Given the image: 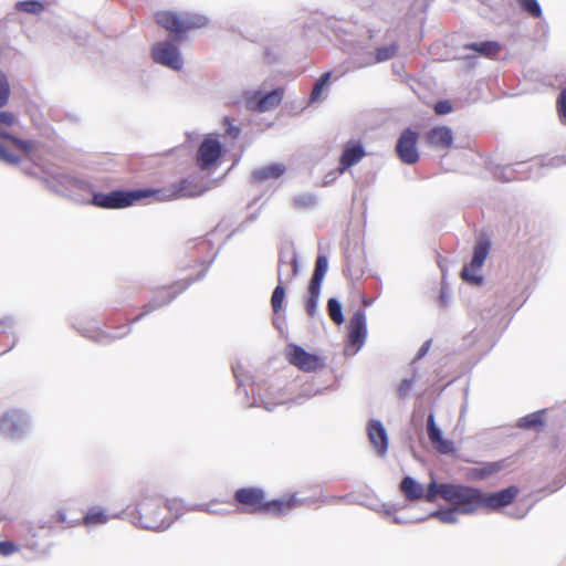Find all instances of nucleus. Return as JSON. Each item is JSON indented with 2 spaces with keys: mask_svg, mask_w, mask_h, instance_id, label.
<instances>
[{
  "mask_svg": "<svg viewBox=\"0 0 566 566\" xmlns=\"http://www.w3.org/2000/svg\"><path fill=\"white\" fill-rule=\"evenodd\" d=\"M213 182L202 180L198 176H189L161 189H151L157 201H174L181 198L199 197L210 190Z\"/></svg>",
  "mask_w": 566,
  "mask_h": 566,
  "instance_id": "f257e3e1",
  "label": "nucleus"
},
{
  "mask_svg": "<svg viewBox=\"0 0 566 566\" xmlns=\"http://www.w3.org/2000/svg\"><path fill=\"white\" fill-rule=\"evenodd\" d=\"M234 499L238 503L247 506L245 512L249 513L266 511L277 514H285L296 503L295 497L264 503L263 491L256 488L239 489L234 493Z\"/></svg>",
  "mask_w": 566,
  "mask_h": 566,
  "instance_id": "f03ea898",
  "label": "nucleus"
},
{
  "mask_svg": "<svg viewBox=\"0 0 566 566\" xmlns=\"http://www.w3.org/2000/svg\"><path fill=\"white\" fill-rule=\"evenodd\" d=\"M163 500L158 496H145L136 506L138 514L137 524L146 530L164 531L171 524L165 509L161 507Z\"/></svg>",
  "mask_w": 566,
  "mask_h": 566,
  "instance_id": "7ed1b4c3",
  "label": "nucleus"
},
{
  "mask_svg": "<svg viewBox=\"0 0 566 566\" xmlns=\"http://www.w3.org/2000/svg\"><path fill=\"white\" fill-rule=\"evenodd\" d=\"M151 195V189L114 190L107 193L96 191L87 203L104 209H123Z\"/></svg>",
  "mask_w": 566,
  "mask_h": 566,
  "instance_id": "20e7f679",
  "label": "nucleus"
},
{
  "mask_svg": "<svg viewBox=\"0 0 566 566\" xmlns=\"http://www.w3.org/2000/svg\"><path fill=\"white\" fill-rule=\"evenodd\" d=\"M156 21L159 25L168 30L175 39H178L189 30L205 28L209 22L208 18L202 14H177L169 11L158 12L156 14Z\"/></svg>",
  "mask_w": 566,
  "mask_h": 566,
  "instance_id": "39448f33",
  "label": "nucleus"
},
{
  "mask_svg": "<svg viewBox=\"0 0 566 566\" xmlns=\"http://www.w3.org/2000/svg\"><path fill=\"white\" fill-rule=\"evenodd\" d=\"M446 501L461 514H472L482 507V491L462 484H451L444 489Z\"/></svg>",
  "mask_w": 566,
  "mask_h": 566,
  "instance_id": "423d86ee",
  "label": "nucleus"
},
{
  "mask_svg": "<svg viewBox=\"0 0 566 566\" xmlns=\"http://www.w3.org/2000/svg\"><path fill=\"white\" fill-rule=\"evenodd\" d=\"M30 429V418L20 409H11L0 417V433L10 440L23 439Z\"/></svg>",
  "mask_w": 566,
  "mask_h": 566,
  "instance_id": "0eeeda50",
  "label": "nucleus"
},
{
  "mask_svg": "<svg viewBox=\"0 0 566 566\" xmlns=\"http://www.w3.org/2000/svg\"><path fill=\"white\" fill-rule=\"evenodd\" d=\"M283 98L281 88L263 93L260 90H250L244 93V102L248 109L264 113L274 109Z\"/></svg>",
  "mask_w": 566,
  "mask_h": 566,
  "instance_id": "6e6552de",
  "label": "nucleus"
},
{
  "mask_svg": "<svg viewBox=\"0 0 566 566\" xmlns=\"http://www.w3.org/2000/svg\"><path fill=\"white\" fill-rule=\"evenodd\" d=\"M367 336L366 314L363 310L354 313L348 325V345L345 354L348 356L356 355L365 344Z\"/></svg>",
  "mask_w": 566,
  "mask_h": 566,
  "instance_id": "1a4fd4ad",
  "label": "nucleus"
},
{
  "mask_svg": "<svg viewBox=\"0 0 566 566\" xmlns=\"http://www.w3.org/2000/svg\"><path fill=\"white\" fill-rule=\"evenodd\" d=\"M153 60L174 71H179L184 66V59L179 49L169 41L158 42L151 49Z\"/></svg>",
  "mask_w": 566,
  "mask_h": 566,
  "instance_id": "9d476101",
  "label": "nucleus"
},
{
  "mask_svg": "<svg viewBox=\"0 0 566 566\" xmlns=\"http://www.w3.org/2000/svg\"><path fill=\"white\" fill-rule=\"evenodd\" d=\"M222 154V145L219 139L208 135L199 145L196 160L200 170H209L217 164Z\"/></svg>",
  "mask_w": 566,
  "mask_h": 566,
  "instance_id": "9b49d317",
  "label": "nucleus"
},
{
  "mask_svg": "<svg viewBox=\"0 0 566 566\" xmlns=\"http://www.w3.org/2000/svg\"><path fill=\"white\" fill-rule=\"evenodd\" d=\"M417 142L418 134L410 128L405 129L399 136L396 151L403 164L413 165L418 161Z\"/></svg>",
  "mask_w": 566,
  "mask_h": 566,
  "instance_id": "f8f14e48",
  "label": "nucleus"
},
{
  "mask_svg": "<svg viewBox=\"0 0 566 566\" xmlns=\"http://www.w3.org/2000/svg\"><path fill=\"white\" fill-rule=\"evenodd\" d=\"M287 355L289 361L303 371L312 373L323 367L321 357L306 352L298 345H290Z\"/></svg>",
  "mask_w": 566,
  "mask_h": 566,
  "instance_id": "ddd939ff",
  "label": "nucleus"
},
{
  "mask_svg": "<svg viewBox=\"0 0 566 566\" xmlns=\"http://www.w3.org/2000/svg\"><path fill=\"white\" fill-rule=\"evenodd\" d=\"M290 399L282 386L271 385L263 394L259 392L258 396L254 397L250 407H263L265 410L272 411L274 407L286 403Z\"/></svg>",
  "mask_w": 566,
  "mask_h": 566,
  "instance_id": "4468645a",
  "label": "nucleus"
},
{
  "mask_svg": "<svg viewBox=\"0 0 566 566\" xmlns=\"http://www.w3.org/2000/svg\"><path fill=\"white\" fill-rule=\"evenodd\" d=\"M298 272L297 254L293 248L282 251L279 259V283H290Z\"/></svg>",
  "mask_w": 566,
  "mask_h": 566,
  "instance_id": "2eb2a0df",
  "label": "nucleus"
},
{
  "mask_svg": "<svg viewBox=\"0 0 566 566\" xmlns=\"http://www.w3.org/2000/svg\"><path fill=\"white\" fill-rule=\"evenodd\" d=\"M285 172L286 166L283 163H272L253 169L250 175V181L253 185H262L271 180H277Z\"/></svg>",
  "mask_w": 566,
  "mask_h": 566,
  "instance_id": "dca6fc26",
  "label": "nucleus"
},
{
  "mask_svg": "<svg viewBox=\"0 0 566 566\" xmlns=\"http://www.w3.org/2000/svg\"><path fill=\"white\" fill-rule=\"evenodd\" d=\"M427 433L430 442L441 454H449L454 451L453 442L444 439L442 431L437 426L434 415L431 412L427 418Z\"/></svg>",
  "mask_w": 566,
  "mask_h": 566,
  "instance_id": "f3484780",
  "label": "nucleus"
},
{
  "mask_svg": "<svg viewBox=\"0 0 566 566\" xmlns=\"http://www.w3.org/2000/svg\"><path fill=\"white\" fill-rule=\"evenodd\" d=\"M517 493L518 489L514 485L494 493L484 494L482 492V507L496 510L507 506L513 502Z\"/></svg>",
  "mask_w": 566,
  "mask_h": 566,
  "instance_id": "a211bd4d",
  "label": "nucleus"
},
{
  "mask_svg": "<svg viewBox=\"0 0 566 566\" xmlns=\"http://www.w3.org/2000/svg\"><path fill=\"white\" fill-rule=\"evenodd\" d=\"M365 155L366 153L364 146L360 143L348 142L344 146V150L339 159V172L344 174L348 168L358 164L365 157Z\"/></svg>",
  "mask_w": 566,
  "mask_h": 566,
  "instance_id": "6ab92c4d",
  "label": "nucleus"
},
{
  "mask_svg": "<svg viewBox=\"0 0 566 566\" xmlns=\"http://www.w3.org/2000/svg\"><path fill=\"white\" fill-rule=\"evenodd\" d=\"M369 441L379 455H385L388 450V436L385 427L378 420H370L368 423Z\"/></svg>",
  "mask_w": 566,
  "mask_h": 566,
  "instance_id": "aec40b11",
  "label": "nucleus"
},
{
  "mask_svg": "<svg viewBox=\"0 0 566 566\" xmlns=\"http://www.w3.org/2000/svg\"><path fill=\"white\" fill-rule=\"evenodd\" d=\"M45 175V181L54 192L64 196H70L72 184L67 182V179H73L74 176L65 174L59 168L48 170Z\"/></svg>",
  "mask_w": 566,
  "mask_h": 566,
  "instance_id": "412c9836",
  "label": "nucleus"
},
{
  "mask_svg": "<svg viewBox=\"0 0 566 566\" xmlns=\"http://www.w3.org/2000/svg\"><path fill=\"white\" fill-rule=\"evenodd\" d=\"M427 143L436 149H448L453 143L452 129L448 126H436L427 133Z\"/></svg>",
  "mask_w": 566,
  "mask_h": 566,
  "instance_id": "4be33fe9",
  "label": "nucleus"
},
{
  "mask_svg": "<svg viewBox=\"0 0 566 566\" xmlns=\"http://www.w3.org/2000/svg\"><path fill=\"white\" fill-rule=\"evenodd\" d=\"M398 52V44L396 42L380 46L376 50L375 54H366L365 61L357 64V67L370 66L376 63H382L391 60Z\"/></svg>",
  "mask_w": 566,
  "mask_h": 566,
  "instance_id": "5701e85b",
  "label": "nucleus"
},
{
  "mask_svg": "<svg viewBox=\"0 0 566 566\" xmlns=\"http://www.w3.org/2000/svg\"><path fill=\"white\" fill-rule=\"evenodd\" d=\"M190 283H191L190 281L177 283L179 289L169 295H167L166 291L161 292L159 295H157L155 298H153L147 305H145L146 311L144 313L139 314L135 318V321H138L147 313H150L151 311L170 303L181 291L186 290L190 285Z\"/></svg>",
  "mask_w": 566,
  "mask_h": 566,
  "instance_id": "b1692460",
  "label": "nucleus"
},
{
  "mask_svg": "<svg viewBox=\"0 0 566 566\" xmlns=\"http://www.w3.org/2000/svg\"><path fill=\"white\" fill-rule=\"evenodd\" d=\"M67 182H71V191L70 197H73L75 200L81 202L91 201L90 199L85 198L86 196H92L95 191V187L93 184L86 179L74 177L73 179H67Z\"/></svg>",
  "mask_w": 566,
  "mask_h": 566,
  "instance_id": "393cba45",
  "label": "nucleus"
},
{
  "mask_svg": "<svg viewBox=\"0 0 566 566\" xmlns=\"http://www.w3.org/2000/svg\"><path fill=\"white\" fill-rule=\"evenodd\" d=\"M490 241L485 238L476 241L473 249L472 260L468 265H465V274L472 269H481L483 266L490 251Z\"/></svg>",
  "mask_w": 566,
  "mask_h": 566,
  "instance_id": "a878e982",
  "label": "nucleus"
},
{
  "mask_svg": "<svg viewBox=\"0 0 566 566\" xmlns=\"http://www.w3.org/2000/svg\"><path fill=\"white\" fill-rule=\"evenodd\" d=\"M114 517H116V515H109L105 509L101 506H92L87 510L85 516L83 517V524L86 527L104 525Z\"/></svg>",
  "mask_w": 566,
  "mask_h": 566,
  "instance_id": "bb28decb",
  "label": "nucleus"
},
{
  "mask_svg": "<svg viewBox=\"0 0 566 566\" xmlns=\"http://www.w3.org/2000/svg\"><path fill=\"white\" fill-rule=\"evenodd\" d=\"M400 491L409 501H416L423 496V486L413 478L407 475L400 482Z\"/></svg>",
  "mask_w": 566,
  "mask_h": 566,
  "instance_id": "cd10ccee",
  "label": "nucleus"
},
{
  "mask_svg": "<svg viewBox=\"0 0 566 566\" xmlns=\"http://www.w3.org/2000/svg\"><path fill=\"white\" fill-rule=\"evenodd\" d=\"M464 49L472 50L483 56L491 57L500 52L501 45L496 41H484L465 44Z\"/></svg>",
  "mask_w": 566,
  "mask_h": 566,
  "instance_id": "c85d7f7f",
  "label": "nucleus"
},
{
  "mask_svg": "<svg viewBox=\"0 0 566 566\" xmlns=\"http://www.w3.org/2000/svg\"><path fill=\"white\" fill-rule=\"evenodd\" d=\"M328 269V259L326 255H318L315 262L314 273L310 284L321 286Z\"/></svg>",
  "mask_w": 566,
  "mask_h": 566,
  "instance_id": "c756f323",
  "label": "nucleus"
},
{
  "mask_svg": "<svg viewBox=\"0 0 566 566\" xmlns=\"http://www.w3.org/2000/svg\"><path fill=\"white\" fill-rule=\"evenodd\" d=\"M308 295L306 297L305 307L308 316L314 317L318 314V298L321 294V286L308 285Z\"/></svg>",
  "mask_w": 566,
  "mask_h": 566,
  "instance_id": "7c9ffc66",
  "label": "nucleus"
},
{
  "mask_svg": "<svg viewBox=\"0 0 566 566\" xmlns=\"http://www.w3.org/2000/svg\"><path fill=\"white\" fill-rule=\"evenodd\" d=\"M446 488H451V484L450 483L438 484L434 480H432L429 483L427 491L426 492L423 491L422 497H424L426 501L429 503H433L438 496H441L446 501V494H444Z\"/></svg>",
  "mask_w": 566,
  "mask_h": 566,
  "instance_id": "2f4dec72",
  "label": "nucleus"
},
{
  "mask_svg": "<svg viewBox=\"0 0 566 566\" xmlns=\"http://www.w3.org/2000/svg\"><path fill=\"white\" fill-rule=\"evenodd\" d=\"M460 512L452 506V507H448V509L433 511L429 514V516L436 517L440 522L446 523V524H455V523H458V514Z\"/></svg>",
  "mask_w": 566,
  "mask_h": 566,
  "instance_id": "473e14b6",
  "label": "nucleus"
},
{
  "mask_svg": "<svg viewBox=\"0 0 566 566\" xmlns=\"http://www.w3.org/2000/svg\"><path fill=\"white\" fill-rule=\"evenodd\" d=\"M327 311H328V315H329L331 319L335 324L339 325L344 322L342 305L337 298L332 297L328 300Z\"/></svg>",
  "mask_w": 566,
  "mask_h": 566,
  "instance_id": "72a5a7b5",
  "label": "nucleus"
},
{
  "mask_svg": "<svg viewBox=\"0 0 566 566\" xmlns=\"http://www.w3.org/2000/svg\"><path fill=\"white\" fill-rule=\"evenodd\" d=\"M331 78V73H324L315 83L312 93H311V102L315 103L322 99L323 92L327 86Z\"/></svg>",
  "mask_w": 566,
  "mask_h": 566,
  "instance_id": "f704fd0d",
  "label": "nucleus"
},
{
  "mask_svg": "<svg viewBox=\"0 0 566 566\" xmlns=\"http://www.w3.org/2000/svg\"><path fill=\"white\" fill-rule=\"evenodd\" d=\"M543 423V411L530 413L521 418L517 422L520 428L531 429L542 426Z\"/></svg>",
  "mask_w": 566,
  "mask_h": 566,
  "instance_id": "c9c22d12",
  "label": "nucleus"
},
{
  "mask_svg": "<svg viewBox=\"0 0 566 566\" xmlns=\"http://www.w3.org/2000/svg\"><path fill=\"white\" fill-rule=\"evenodd\" d=\"M15 8L19 11L31 14H39L44 10L43 3L38 0L20 1L15 4Z\"/></svg>",
  "mask_w": 566,
  "mask_h": 566,
  "instance_id": "e433bc0d",
  "label": "nucleus"
},
{
  "mask_svg": "<svg viewBox=\"0 0 566 566\" xmlns=\"http://www.w3.org/2000/svg\"><path fill=\"white\" fill-rule=\"evenodd\" d=\"M293 205L297 208H312L316 205V197L310 192L300 193L293 197Z\"/></svg>",
  "mask_w": 566,
  "mask_h": 566,
  "instance_id": "4c0bfd02",
  "label": "nucleus"
},
{
  "mask_svg": "<svg viewBox=\"0 0 566 566\" xmlns=\"http://www.w3.org/2000/svg\"><path fill=\"white\" fill-rule=\"evenodd\" d=\"M284 297H285V290L283 287V284L279 283L275 286V289L272 293V296H271V305L275 313H277L282 308Z\"/></svg>",
  "mask_w": 566,
  "mask_h": 566,
  "instance_id": "58836bf2",
  "label": "nucleus"
},
{
  "mask_svg": "<svg viewBox=\"0 0 566 566\" xmlns=\"http://www.w3.org/2000/svg\"><path fill=\"white\" fill-rule=\"evenodd\" d=\"M520 7L534 18L542 17V9L537 0H517Z\"/></svg>",
  "mask_w": 566,
  "mask_h": 566,
  "instance_id": "ea45409f",
  "label": "nucleus"
},
{
  "mask_svg": "<svg viewBox=\"0 0 566 566\" xmlns=\"http://www.w3.org/2000/svg\"><path fill=\"white\" fill-rule=\"evenodd\" d=\"M481 269H472L465 274V266L461 271V277L473 285H480L483 281V277L480 274Z\"/></svg>",
  "mask_w": 566,
  "mask_h": 566,
  "instance_id": "a19ab883",
  "label": "nucleus"
},
{
  "mask_svg": "<svg viewBox=\"0 0 566 566\" xmlns=\"http://www.w3.org/2000/svg\"><path fill=\"white\" fill-rule=\"evenodd\" d=\"M0 160L6 164L15 165L19 163L20 158L9 151V149L3 144H0Z\"/></svg>",
  "mask_w": 566,
  "mask_h": 566,
  "instance_id": "79ce46f5",
  "label": "nucleus"
},
{
  "mask_svg": "<svg viewBox=\"0 0 566 566\" xmlns=\"http://www.w3.org/2000/svg\"><path fill=\"white\" fill-rule=\"evenodd\" d=\"M9 84L4 74L0 73V107L6 105L9 98Z\"/></svg>",
  "mask_w": 566,
  "mask_h": 566,
  "instance_id": "37998d69",
  "label": "nucleus"
},
{
  "mask_svg": "<svg viewBox=\"0 0 566 566\" xmlns=\"http://www.w3.org/2000/svg\"><path fill=\"white\" fill-rule=\"evenodd\" d=\"M184 507L185 505L182 501L174 499L167 501L165 511H168L169 513L174 514L177 517Z\"/></svg>",
  "mask_w": 566,
  "mask_h": 566,
  "instance_id": "c03bdc74",
  "label": "nucleus"
},
{
  "mask_svg": "<svg viewBox=\"0 0 566 566\" xmlns=\"http://www.w3.org/2000/svg\"><path fill=\"white\" fill-rule=\"evenodd\" d=\"M19 547L11 541H1L0 542V555L10 556L13 553L18 552Z\"/></svg>",
  "mask_w": 566,
  "mask_h": 566,
  "instance_id": "a18cd8bd",
  "label": "nucleus"
},
{
  "mask_svg": "<svg viewBox=\"0 0 566 566\" xmlns=\"http://www.w3.org/2000/svg\"><path fill=\"white\" fill-rule=\"evenodd\" d=\"M558 113L562 122L566 124V90H564L557 101Z\"/></svg>",
  "mask_w": 566,
  "mask_h": 566,
  "instance_id": "49530a36",
  "label": "nucleus"
},
{
  "mask_svg": "<svg viewBox=\"0 0 566 566\" xmlns=\"http://www.w3.org/2000/svg\"><path fill=\"white\" fill-rule=\"evenodd\" d=\"M434 112L438 115H447L452 112V105L449 101H439L434 104Z\"/></svg>",
  "mask_w": 566,
  "mask_h": 566,
  "instance_id": "de8ad7c7",
  "label": "nucleus"
},
{
  "mask_svg": "<svg viewBox=\"0 0 566 566\" xmlns=\"http://www.w3.org/2000/svg\"><path fill=\"white\" fill-rule=\"evenodd\" d=\"M223 125H224V128H226V133L232 137V138H237L239 135H240V128L237 127L232 120L228 117H226L223 119Z\"/></svg>",
  "mask_w": 566,
  "mask_h": 566,
  "instance_id": "09e8293b",
  "label": "nucleus"
},
{
  "mask_svg": "<svg viewBox=\"0 0 566 566\" xmlns=\"http://www.w3.org/2000/svg\"><path fill=\"white\" fill-rule=\"evenodd\" d=\"M501 468H502V465L499 462L489 463L481 469V476L484 478V476H489L493 473H496L501 470Z\"/></svg>",
  "mask_w": 566,
  "mask_h": 566,
  "instance_id": "8fccbe9b",
  "label": "nucleus"
},
{
  "mask_svg": "<svg viewBox=\"0 0 566 566\" xmlns=\"http://www.w3.org/2000/svg\"><path fill=\"white\" fill-rule=\"evenodd\" d=\"M413 385V379H403L398 388L399 397L405 398L408 396L409 391L411 390V387Z\"/></svg>",
  "mask_w": 566,
  "mask_h": 566,
  "instance_id": "3c124183",
  "label": "nucleus"
},
{
  "mask_svg": "<svg viewBox=\"0 0 566 566\" xmlns=\"http://www.w3.org/2000/svg\"><path fill=\"white\" fill-rule=\"evenodd\" d=\"M15 122V117L12 113L9 112H0V127L2 126H11Z\"/></svg>",
  "mask_w": 566,
  "mask_h": 566,
  "instance_id": "603ef678",
  "label": "nucleus"
},
{
  "mask_svg": "<svg viewBox=\"0 0 566 566\" xmlns=\"http://www.w3.org/2000/svg\"><path fill=\"white\" fill-rule=\"evenodd\" d=\"M10 142L15 146L18 147L19 149H22L24 151H29L31 150L32 148V144L31 142L29 140H23V139H20V138H17L14 136H12V138L10 139Z\"/></svg>",
  "mask_w": 566,
  "mask_h": 566,
  "instance_id": "864d4df0",
  "label": "nucleus"
},
{
  "mask_svg": "<svg viewBox=\"0 0 566 566\" xmlns=\"http://www.w3.org/2000/svg\"><path fill=\"white\" fill-rule=\"evenodd\" d=\"M232 370H233V375H234L235 379L238 380V391L239 392L242 391L244 395H247L248 394L247 390L242 389L243 381L241 379V370H242L241 366L235 365V366L232 367Z\"/></svg>",
  "mask_w": 566,
  "mask_h": 566,
  "instance_id": "5fc2aeb1",
  "label": "nucleus"
},
{
  "mask_svg": "<svg viewBox=\"0 0 566 566\" xmlns=\"http://www.w3.org/2000/svg\"><path fill=\"white\" fill-rule=\"evenodd\" d=\"M55 521L57 523H61V524H66L69 527H72L74 526L75 524L71 523L69 520H67V516H66V513L64 510L60 509L56 511L55 513Z\"/></svg>",
  "mask_w": 566,
  "mask_h": 566,
  "instance_id": "6e6d98bb",
  "label": "nucleus"
},
{
  "mask_svg": "<svg viewBox=\"0 0 566 566\" xmlns=\"http://www.w3.org/2000/svg\"><path fill=\"white\" fill-rule=\"evenodd\" d=\"M430 345H431V340L424 342L422 344V346L420 347V349L418 350L416 359H421L422 357H424L427 355V353L429 352Z\"/></svg>",
  "mask_w": 566,
  "mask_h": 566,
  "instance_id": "4d7b16f0",
  "label": "nucleus"
},
{
  "mask_svg": "<svg viewBox=\"0 0 566 566\" xmlns=\"http://www.w3.org/2000/svg\"><path fill=\"white\" fill-rule=\"evenodd\" d=\"M189 510L206 511L208 513H214V514L219 513V511L214 510V507H212L211 504H199V505H195L193 507H190Z\"/></svg>",
  "mask_w": 566,
  "mask_h": 566,
  "instance_id": "13d9d810",
  "label": "nucleus"
},
{
  "mask_svg": "<svg viewBox=\"0 0 566 566\" xmlns=\"http://www.w3.org/2000/svg\"><path fill=\"white\" fill-rule=\"evenodd\" d=\"M440 300H441V303H442L443 305H447V304L449 303V301H450V294H449L447 291L444 292V291L442 290V291H441V294H440Z\"/></svg>",
  "mask_w": 566,
  "mask_h": 566,
  "instance_id": "bf43d9fd",
  "label": "nucleus"
},
{
  "mask_svg": "<svg viewBox=\"0 0 566 566\" xmlns=\"http://www.w3.org/2000/svg\"><path fill=\"white\" fill-rule=\"evenodd\" d=\"M0 138H3L6 140H9L12 138V135L9 134L7 130H4L2 127H0Z\"/></svg>",
  "mask_w": 566,
  "mask_h": 566,
  "instance_id": "052dcab7",
  "label": "nucleus"
},
{
  "mask_svg": "<svg viewBox=\"0 0 566 566\" xmlns=\"http://www.w3.org/2000/svg\"><path fill=\"white\" fill-rule=\"evenodd\" d=\"M294 405H301L303 403L304 399H303V396H300V397H296L294 399L291 400Z\"/></svg>",
  "mask_w": 566,
  "mask_h": 566,
  "instance_id": "680f3d73",
  "label": "nucleus"
},
{
  "mask_svg": "<svg viewBox=\"0 0 566 566\" xmlns=\"http://www.w3.org/2000/svg\"><path fill=\"white\" fill-rule=\"evenodd\" d=\"M505 170L509 172V176L505 177V180L506 181L512 180L513 179V177H512V168L507 167V168H505Z\"/></svg>",
  "mask_w": 566,
  "mask_h": 566,
  "instance_id": "e2e57ef3",
  "label": "nucleus"
},
{
  "mask_svg": "<svg viewBox=\"0 0 566 566\" xmlns=\"http://www.w3.org/2000/svg\"><path fill=\"white\" fill-rule=\"evenodd\" d=\"M392 521L397 524H401V523H405V520L398 517V516H394Z\"/></svg>",
  "mask_w": 566,
  "mask_h": 566,
  "instance_id": "0e129e2a",
  "label": "nucleus"
},
{
  "mask_svg": "<svg viewBox=\"0 0 566 566\" xmlns=\"http://www.w3.org/2000/svg\"><path fill=\"white\" fill-rule=\"evenodd\" d=\"M0 323L1 324H10L11 325L12 324V319L10 317H6Z\"/></svg>",
  "mask_w": 566,
  "mask_h": 566,
  "instance_id": "69168bd1",
  "label": "nucleus"
},
{
  "mask_svg": "<svg viewBox=\"0 0 566 566\" xmlns=\"http://www.w3.org/2000/svg\"><path fill=\"white\" fill-rule=\"evenodd\" d=\"M315 394H316V392L307 394V395H306V398H310V397L314 396Z\"/></svg>",
  "mask_w": 566,
  "mask_h": 566,
  "instance_id": "338daca9",
  "label": "nucleus"
}]
</instances>
